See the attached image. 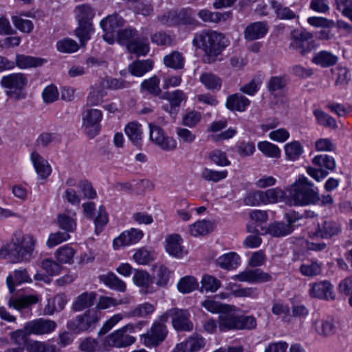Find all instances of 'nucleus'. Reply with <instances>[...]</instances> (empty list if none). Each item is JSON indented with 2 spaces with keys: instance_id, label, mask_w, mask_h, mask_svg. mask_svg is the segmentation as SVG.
<instances>
[{
  "instance_id": "19",
  "label": "nucleus",
  "mask_w": 352,
  "mask_h": 352,
  "mask_svg": "<svg viewBox=\"0 0 352 352\" xmlns=\"http://www.w3.org/2000/svg\"><path fill=\"white\" fill-rule=\"evenodd\" d=\"M268 32V25L265 21H256L250 23L244 30V38L252 41L263 38Z\"/></svg>"
},
{
  "instance_id": "46",
  "label": "nucleus",
  "mask_w": 352,
  "mask_h": 352,
  "mask_svg": "<svg viewBox=\"0 0 352 352\" xmlns=\"http://www.w3.org/2000/svg\"><path fill=\"white\" fill-rule=\"evenodd\" d=\"M338 61V57L327 51H322L314 57L313 62L316 65L327 67L335 65Z\"/></svg>"
},
{
  "instance_id": "2",
  "label": "nucleus",
  "mask_w": 352,
  "mask_h": 352,
  "mask_svg": "<svg viewBox=\"0 0 352 352\" xmlns=\"http://www.w3.org/2000/svg\"><path fill=\"white\" fill-rule=\"evenodd\" d=\"M228 43L222 33L210 30L196 33L192 39L193 45L204 52L203 60L208 64L216 60L217 57L228 45Z\"/></svg>"
},
{
  "instance_id": "52",
  "label": "nucleus",
  "mask_w": 352,
  "mask_h": 352,
  "mask_svg": "<svg viewBox=\"0 0 352 352\" xmlns=\"http://www.w3.org/2000/svg\"><path fill=\"white\" fill-rule=\"evenodd\" d=\"M227 170H213L208 168H204L201 170V177L207 182H218L227 177Z\"/></svg>"
},
{
  "instance_id": "16",
  "label": "nucleus",
  "mask_w": 352,
  "mask_h": 352,
  "mask_svg": "<svg viewBox=\"0 0 352 352\" xmlns=\"http://www.w3.org/2000/svg\"><path fill=\"white\" fill-rule=\"evenodd\" d=\"M173 327L179 331H190L193 324L189 320L190 314L186 309L177 308L169 310Z\"/></svg>"
},
{
  "instance_id": "15",
  "label": "nucleus",
  "mask_w": 352,
  "mask_h": 352,
  "mask_svg": "<svg viewBox=\"0 0 352 352\" xmlns=\"http://www.w3.org/2000/svg\"><path fill=\"white\" fill-rule=\"evenodd\" d=\"M56 326L54 320L38 318L27 322L24 329L29 334L43 335L54 331Z\"/></svg>"
},
{
  "instance_id": "43",
  "label": "nucleus",
  "mask_w": 352,
  "mask_h": 352,
  "mask_svg": "<svg viewBox=\"0 0 352 352\" xmlns=\"http://www.w3.org/2000/svg\"><path fill=\"white\" fill-rule=\"evenodd\" d=\"M161 98L168 100L178 111L182 102L186 100V94L183 91L179 89L173 91H166L162 94Z\"/></svg>"
},
{
  "instance_id": "6",
  "label": "nucleus",
  "mask_w": 352,
  "mask_h": 352,
  "mask_svg": "<svg viewBox=\"0 0 352 352\" xmlns=\"http://www.w3.org/2000/svg\"><path fill=\"white\" fill-rule=\"evenodd\" d=\"M100 316L101 313L99 310L89 309L83 314L69 320L67 323V328L75 333L91 331L98 323Z\"/></svg>"
},
{
  "instance_id": "38",
  "label": "nucleus",
  "mask_w": 352,
  "mask_h": 352,
  "mask_svg": "<svg viewBox=\"0 0 352 352\" xmlns=\"http://www.w3.org/2000/svg\"><path fill=\"white\" fill-rule=\"evenodd\" d=\"M30 281H31V279L25 269L16 270L14 272V276H8L6 279L7 285L10 293H13L14 291V284H21L22 283Z\"/></svg>"
},
{
  "instance_id": "41",
  "label": "nucleus",
  "mask_w": 352,
  "mask_h": 352,
  "mask_svg": "<svg viewBox=\"0 0 352 352\" xmlns=\"http://www.w3.org/2000/svg\"><path fill=\"white\" fill-rule=\"evenodd\" d=\"M212 230V224L207 220L198 221L189 226V232L192 236L206 235Z\"/></svg>"
},
{
  "instance_id": "64",
  "label": "nucleus",
  "mask_w": 352,
  "mask_h": 352,
  "mask_svg": "<svg viewBox=\"0 0 352 352\" xmlns=\"http://www.w3.org/2000/svg\"><path fill=\"white\" fill-rule=\"evenodd\" d=\"M336 9L352 22V0H335Z\"/></svg>"
},
{
  "instance_id": "25",
  "label": "nucleus",
  "mask_w": 352,
  "mask_h": 352,
  "mask_svg": "<svg viewBox=\"0 0 352 352\" xmlns=\"http://www.w3.org/2000/svg\"><path fill=\"white\" fill-rule=\"evenodd\" d=\"M250 101L241 94H234L227 98L226 107L231 111H244L250 105Z\"/></svg>"
},
{
  "instance_id": "31",
  "label": "nucleus",
  "mask_w": 352,
  "mask_h": 352,
  "mask_svg": "<svg viewBox=\"0 0 352 352\" xmlns=\"http://www.w3.org/2000/svg\"><path fill=\"white\" fill-rule=\"evenodd\" d=\"M216 264L222 269L235 270L240 264V256L235 252L226 253L216 260Z\"/></svg>"
},
{
  "instance_id": "53",
  "label": "nucleus",
  "mask_w": 352,
  "mask_h": 352,
  "mask_svg": "<svg viewBox=\"0 0 352 352\" xmlns=\"http://www.w3.org/2000/svg\"><path fill=\"white\" fill-rule=\"evenodd\" d=\"M201 291L215 292L221 287V281L213 276L206 274L201 280Z\"/></svg>"
},
{
  "instance_id": "12",
  "label": "nucleus",
  "mask_w": 352,
  "mask_h": 352,
  "mask_svg": "<svg viewBox=\"0 0 352 352\" xmlns=\"http://www.w3.org/2000/svg\"><path fill=\"white\" fill-rule=\"evenodd\" d=\"M289 47L298 50L302 55H306L314 48L312 34L305 30H294Z\"/></svg>"
},
{
  "instance_id": "5",
  "label": "nucleus",
  "mask_w": 352,
  "mask_h": 352,
  "mask_svg": "<svg viewBox=\"0 0 352 352\" xmlns=\"http://www.w3.org/2000/svg\"><path fill=\"white\" fill-rule=\"evenodd\" d=\"M76 19L78 23V28L75 30L76 36L80 43H85L90 39V34L93 32L92 19L95 14L94 10L88 5H80L76 7Z\"/></svg>"
},
{
  "instance_id": "36",
  "label": "nucleus",
  "mask_w": 352,
  "mask_h": 352,
  "mask_svg": "<svg viewBox=\"0 0 352 352\" xmlns=\"http://www.w3.org/2000/svg\"><path fill=\"white\" fill-rule=\"evenodd\" d=\"M126 49L137 56H145L149 51L148 40L145 37L138 36L133 43L129 44Z\"/></svg>"
},
{
  "instance_id": "44",
  "label": "nucleus",
  "mask_w": 352,
  "mask_h": 352,
  "mask_svg": "<svg viewBox=\"0 0 352 352\" xmlns=\"http://www.w3.org/2000/svg\"><path fill=\"white\" fill-rule=\"evenodd\" d=\"M199 80L208 89L219 90L221 89V79L211 72L201 74Z\"/></svg>"
},
{
  "instance_id": "58",
  "label": "nucleus",
  "mask_w": 352,
  "mask_h": 352,
  "mask_svg": "<svg viewBox=\"0 0 352 352\" xmlns=\"http://www.w3.org/2000/svg\"><path fill=\"white\" fill-rule=\"evenodd\" d=\"M198 287V283L193 276H186L179 281L178 289L183 294H188L194 291Z\"/></svg>"
},
{
  "instance_id": "35",
  "label": "nucleus",
  "mask_w": 352,
  "mask_h": 352,
  "mask_svg": "<svg viewBox=\"0 0 352 352\" xmlns=\"http://www.w3.org/2000/svg\"><path fill=\"white\" fill-rule=\"evenodd\" d=\"M133 279L136 285L142 287V292L144 294L153 292V289L150 287L151 283H152V278L146 271L136 270Z\"/></svg>"
},
{
  "instance_id": "30",
  "label": "nucleus",
  "mask_w": 352,
  "mask_h": 352,
  "mask_svg": "<svg viewBox=\"0 0 352 352\" xmlns=\"http://www.w3.org/2000/svg\"><path fill=\"white\" fill-rule=\"evenodd\" d=\"M322 263L317 260H307L302 263L299 267L300 274L308 278H313L321 274Z\"/></svg>"
},
{
  "instance_id": "13",
  "label": "nucleus",
  "mask_w": 352,
  "mask_h": 352,
  "mask_svg": "<svg viewBox=\"0 0 352 352\" xmlns=\"http://www.w3.org/2000/svg\"><path fill=\"white\" fill-rule=\"evenodd\" d=\"M333 290V286L328 280H321L309 284V295L312 298L333 300L336 298V294Z\"/></svg>"
},
{
  "instance_id": "45",
  "label": "nucleus",
  "mask_w": 352,
  "mask_h": 352,
  "mask_svg": "<svg viewBox=\"0 0 352 352\" xmlns=\"http://www.w3.org/2000/svg\"><path fill=\"white\" fill-rule=\"evenodd\" d=\"M56 223L60 229L68 234L74 232L76 228V219L65 213L58 214Z\"/></svg>"
},
{
  "instance_id": "39",
  "label": "nucleus",
  "mask_w": 352,
  "mask_h": 352,
  "mask_svg": "<svg viewBox=\"0 0 352 352\" xmlns=\"http://www.w3.org/2000/svg\"><path fill=\"white\" fill-rule=\"evenodd\" d=\"M38 300V297L34 295L24 296L20 298H10L8 306L16 310H21L31 305L36 304Z\"/></svg>"
},
{
  "instance_id": "22",
  "label": "nucleus",
  "mask_w": 352,
  "mask_h": 352,
  "mask_svg": "<svg viewBox=\"0 0 352 352\" xmlns=\"http://www.w3.org/2000/svg\"><path fill=\"white\" fill-rule=\"evenodd\" d=\"M239 316L225 309L219 315V329L221 331L238 330Z\"/></svg>"
},
{
  "instance_id": "42",
  "label": "nucleus",
  "mask_w": 352,
  "mask_h": 352,
  "mask_svg": "<svg viewBox=\"0 0 352 352\" xmlns=\"http://www.w3.org/2000/svg\"><path fill=\"white\" fill-rule=\"evenodd\" d=\"M100 280L113 289L122 292L126 290L125 283L113 273L100 276Z\"/></svg>"
},
{
  "instance_id": "48",
  "label": "nucleus",
  "mask_w": 352,
  "mask_h": 352,
  "mask_svg": "<svg viewBox=\"0 0 352 352\" xmlns=\"http://www.w3.org/2000/svg\"><path fill=\"white\" fill-rule=\"evenodd\" d=\"M125 133L129 139L135 145L140 144L142 131L141 125L136 122H131L125 126Z\"/></svg>"
},
{
  "instance_id": "55",
  "label": "nucleus",
  "mask_w": 352,
  "mask_h": 352,
  "mask_svg": "<svg viewBox=\"0 0 352 352\" xmlns=\"http://www.w3.org/2000/svg\"><path fill=\"white\" fill-rule=\"evenodd\" d=\"M74 250L69 245H63L56 252V256L58 262L62 263H71L74 256Z\"/></svg>"
},
{
  "instance_id": "61",
  "label": "nucleus",
  "mask_w": 352,
  "mask_h": 352,
  "mask_svg": "<svg viewBox=\"0 0 352 352\" xmlns=\"http://www.w3.org/2000/svg\"><path fill=\"white\" fill-rule=\"evenodd\" d=\"M201 119V113L192 110L185 113L182 117V124L192 128L195 126Z\"/></svg>"
},
{
  "instance_id": "40",
  "label": "nucleus",
  "mask_w": 352,
  "mask_h": 352,
  "mask_svg": "<svg viewBox=\"0 0 352 352\" xmlns=\"http://www.w3.org/2000/svg\"><path fill=\"white\" fill-rule=\"evenodd\" d=\"M160 78L157 76H153L148 79L144 80L140 85L142 91H146L153 96H158L162 93L160 87Z\"/></svg>"
},
{
  "instance_id": "9",
  "label": "nucleus",
  "mask_w": 352,
  "mask_h": 352,
  "mask_svg": "<svg viewBox=\"0 0 352 352\" xmlns=\"http://www.w3.org/2000/svg\"><path fill=\"white\" fill-rule=\"evenodd\" d=\"M134 331L133 324H128L115 331L106 337L105 342L109 346L122 348L126 347L135 342V338L127 333Z\"/></svg>"
},
{
  "instance_id": "49",
  "label": "nucleus",
  "mask_w": 352,
  "mask_h": 352,
  "mask_svg": "<svg viewBox=\"0 0 352 352\" xmlns=\"http://www.w3.org/2000/svg\"><path fill=\"white\" fill-rule=\"evenodd\" d=\"M138 36V31L133 28H125L118 32L116 39L121 45L128 47L129 44L133 43Z\"/></svg>"
},
{
  "instance_id": "17",
  "label": "nucleus",
  "mask_w": 352,
  "mask_h": 352,
  "mask_svg": "<svg viewBox=\"0 0 352 352\" xmlns=\"http://www.w3.org/2000/svg\"><path fill=\"white\" fill-rule=\"evenodd\" d=\"M340 232L341 227L338 223L330 219H322L318 223L313 235L322 239H330Z\"/></svg>"
},
{
  "instance_id": "29",
  "label": "nucleus",
  "mask_w": 352,
  "mask_h": 352,
  "mask_svg": "<svg viewBox=\"0 0 352 352\" xmlns=\"http://www.w3.org/2000/svg\"><path fill=\"white\" fill-rule=\"evenodd\" d=\"M293 231L294 226L287 223L274 221L268 226L265 232L273 237H283L290 234Z\"/></svg>"
},
{
  "instance_id": "21",
  "label": "nucleus",
  "mask_w": 352,
  "mask_h": 352,
  "mask_svg": "<svg viewBox=\"0 0 352 352\" xmlns=\"http://www.w3.org/2000/svg\"><path fill=\"white\" fill-rule=\"evenodd\" d=\"M288 84V78L286 75L274 76L270 78L266 87L269 93L274 97L283 96Z\"/></svg>"
},
{
  "instance_id": "37",
  "label": "nucleus",
  "mask_w": 352,
  "mask_h": 352,
  "mask_svg": "<svg viewBox=\"0 0 352 352\" xmlns=\"http://www.w3.org/2000/svg\"><path fill=\"white\" fill-rule=\"evenodd\" d=\"M174 23L177 25H192L196 20L193 11L190 8H184L172 14Z\"/></svg>"
},
{
  "instance_id": "50",
  "label": "nucleus",
  "mask_w": 352,
  "mask_h": 352,
  "mask_svg": "<svg viewBox=\"0 0 352 352\" xmlns=\"http://www.w3.org/2000/svg\"><path fill=\"white\" fill-rule=\"evenodd\" d=\"M313 113L315 116L318 124L331 129L337 128L336 120L323 111L315 109L314 110Z\"/></svg>"
},
{
  "instance_id": "27",
  "label": "nucleus",
  "mask_w": 352,
  "mask_h": 352,
  "mask_svg": "<svg viewBox=\"0 0 352 352\" xmlns=\"http://www.w3.org/2000/svg\"><path fill=\"white\" fill-rule=\"evenodd\" d=\"M14 63L15 66H17L20 69H25L40 67L46 63V60L38 57L17 54L16 55L15 62Z\"/></svg>"
},
{
  "instance_id": "32",
  "label": "nucleus",
  "mask_w": 352,
  "mask_h": 352,
  "mask_svg": "<svg viewBox=\"0 0 352 352\" xmlns=\"http://www.w3.org/2000/svg\"><path fill=\"white\" fill-rule=\"evenodd\" d=\"M270 4L276 16L280 20H292L297 17L296 13L289 7L284 6L282 3L276 0H271Z\"/></svg>"
},
{
  "instance_id": "47",
  "label": "nucleus",
  "mask_w": 352,
  "mask_h": 352,
  "mask_svg": "<svg viewBox=\"0 0 352 352\" xmlns=\"http://www.w3.org/2000/svg\"><path fill=\"white\" fill-rule=\"evenodd\" d=\"M164 63L168 67L180 69L184 67V60L181 53L173 52L164 57Z\"/></svg>"
},
{
  "instance_id": "1",
  "label": "nucleus",
  "mask_w": 352,
  "mask_h": 352,
  "mask_svg": "<svg viewBox=\"0 0 352 352\" xmlns=\"http://www.w3.org/2000/svg\"><path fill=\"white\" fill-rule=\"evenodd\" d=\"M36 241L32 235L16 231L10 242L1 248L0 255L12 263L28 261L32 258Z\"/></svg>"
},
{
  "instance_id": "28",
  "label": "nucleus",
  "mask_w": 352,
  "mask_h": 352,
  "mask_svg": "<svg viewBox=\"0 0 352 352\" xmlns=\"http://www.w3.org/2000/svg\"><path fill=\"white\" fill-rule=\"evenodd\" d=\"M166 250L168 253L175 257H182L185 254L182 246V238L177 234H171L166 238Z\"/></svg>"
},
{
  "instance_id": "14",
  "label": "nucleus",
  "mask_w": 352,
  "mask_h": 352,
  "mask_svg": "<svg viewBox=\"0 0 352 352\" xmlns=\"http://www.w3.org/2000/svg\"><path fill=\"white\" fill-rule=\"evenodd\" d=\"M234 280L249 283H263L272 280V276L260 268L247 269L231 277Z\"/></svg>"
},
{
  "instance_id": "20",
  "label": "nucleus",
  "mask_w": 352,
  "mask_h": 352,
  "mask_svg": "<svg viewBox=\"0 0 352 352\" xmlns=\"http://www.w3.org/2000/svg\"><path fill=\"white\" fill-rule=\"evenodd\" d=\"M167 334L166 327L162 323H153L150 332L144 335L146 344L157 346L164 341Z\"/></svg>"
},
{
  "instance_id": "60",
  "label": "nucleus",
  "mask_w": 352,
  "mask_h": 352,
  "mask_svg": "<svg viewBox=\"0 0 352 352\" xmlns=\"http://www.w3.org/2000/svg\"><path fill=\"white\" fill-rule=\"evenodd\" d=\"M28 352H56V347L47 343L35 341L26 346Z\"/></svg>"
},
{
  "instance_id": "56",
  "label": "nucleus",
  "mask_w": 352,
  "mask_h": 352,
  "mask_svg": "<svg viewBox=\"0 0 352 352\" xmlns=\"http://www.w3.org/2000/svg\"><path fill=\"white\" fill-rule=\"evenodd\" d=\"M155 310L154 306L148 302L138 305L133 310L126 314L128 317H144L152 314Z\"/></svg>"
},
{
  "instance_id": "11",
  "label": "nucleus",
  "mask_w": 352,
  "mask_h": 352,
  "mask_svg": "<svg viewBox=\"0 0 352 352\" xmlns=\"http://www.w3.org/2000/svg\"><path fill=\"white\" fill-rule=\"evenodd\" d=\"M102 118V111L98 109H88L83 112L82 126L89 138H93L98 134Z\"/></svg>"
},
{
  "instance_id": "63",
  "label": "nucleus",
  "mask_w": 352,
  "mask_h": 352,
  "mask_svg": "<svg viewBox=\"0 0 352 352\" xmlns=\"http://www.w3.org/2000/svg\"><path fill=\"white\" fill-rule=\"evenodd\" d=\"M186 342L190 352H197L204 348L206 344L204 338L199 335L190 336Z\"/></svg>"
},
{
  "instance_id": "26",
  "label": "nucleus",
  "mask_w": 352,
  "mask_h": 352,
  "mask_svg": "<svg viewBox=\"0 0 352 352\" xmlns=\"http://www.w3.org/2000/svg\"><path fill=\"white\" fill-rule=\"evenodd\" d=\"M197 16L205 23H218L221 21H226L230 19L232 13L230 12L221 13L219 12H212L207 9H202L198 12Z\"/></svg>"
},
{
  "instance_id": "59",
  "label": "nucleus",
  "mask_w": 352,
  "mask_h": 352,
  "mask_svg": "<svg viewBox=\"0 0 352 352\" xmlns=\"http://www.w3.org/2000/svg\"><path fill=\"white\" fill-rule=\"evenodd\" d=\"M108 214L106 212L105 208L100 206L98 209L97 217L94 220L95 233L98 235L102 230L104 227L108 223Z\"/></svg>"
},
{
  "instance_id": "18",
  "label": "nucleus",
  "mask_w": 352,
  "mask_h": 352,
  "mask_svg": "<svg viewBox=\"0 0 352 352\" xmlns=\"http://www.w3.org/2000/svg\"><path fill=\"white\" fill-rule=\"evenodd\" d=\"M142 236L143 232L140 230L131 228L129 230H126L113 240V248L117 250L122 246L136 243L142 238Z\"/></svg>"
},
{
  "instance_id": "51",
  "label": "nucleus",
  "mask_w": 352,
  "mask_h": 352,
  "mask_svg": "<svg viewBox=\"0 0 352 352\" xmlns=\"http://www.w3.org/2000/svg\"><path fill=\"white\" fill-rule=\"evenodd\" d=\"M153 278L156 284L160 287L166 286L169 280L170 272L164 265H155L153 268Z\"/></svg>"
},
{
  "instance_id": "4",
  "label": "nucleus",
  "mask_w": 352,
  "mask_h": 352,
  "mask_svg": "<svg viewBox=\"0 0 352 352\" xmlns=\"http://www.w3.org/2000/svg\"><path fill=\"white\" fill-rule=\"evenodd\" d=\"M28 77L26 74L18 72L3 76L0 81V85L5 89L6 94L8 97L19 100L26 98L24 90L28 86Z\"/></svg>"
},
{
  "instance_id": "33",
  "label": "nucleus",
  "mask_w": 352,
  "mask_h": 352,
  "mask_svg": "<svg viewBox=\"0 0 352 352\" xmlns=\"http://www.w3.org/2000/svg\"><path fill=\"white\" fill-rule=\"evenodd\" d=\"M96 294L95 292H84L79 295L73 303L72 309L75 311H80L94 305Z\"/></svg>"
},
{
  "instance_id": "54",
  "label": "nucleus",
  "mask_w": 352,
  "mask_h": 352,
  "mask_svg": "<svg viewBox=\"0 0 352 352\" xmlns=\"http://www.w3.org/2000/svg\"><path fill=\"white\" fill-rule=\"evenodd\" d=\"M285 155L288 159L297 160L303 152V147L298 141H293L285 145Z\"/></svg>"
},
{
  "instance_id": "10",
  "label": "nucleus",
  "mask_w": 352,
  "mask_h": 352,
  "mask_svg": "<svg viewBox=\"0 0 352 352\" xmlns=\"http://www.w3.org/2000/svg\"><path fill=\"white\" fill-rule=\"evenodd\" d=\"M150 140L161 149L166 151H174L177 148L176 140L168 136L164 130L155 123H149Z\"/></svg>"
},
{
  "instance_id": "3",
  "label": "nucleus",
  "mask_w": 352,
  "mask_h": 352,
  "mask_svg": "<svg viewBox=\"0 0 352 352\" xmlns=\"http://www.w3.org/2000/svg\"><path fill=\"white\" fill-rule=\"evenodd\" d=\"M287 199L290 205L305 206L315 204L320 201L317 188L305 177L298 180L288 190Z\"/></svg>"
},
{
  "instance_id": "7",
  "label": "nucleus",
  "mask_w": 352,
  "mask_h": 352,
  "mask_svg": "<svg viewBox=\"0 0 352 352\" xmlns=\"http://www.w3.org/2000/svg\"><path fill=\"white\" fill-rule=\"evenodd\" d=\"M312 163L316 167H307V172L317 182L325 178L329 175L328 170H333L336 166L334 158L326 154L315 156Z\"/></svg>"
},
{
  "instance_id": "57",
  "label": "nucleus",
  "mask_w": 352,
  "mask_h": 352,
  "mask_svg": "<svg viewBox=\"0 0 352 352\" xmlns=\"http://www.w3.org/2000/svg\"><path fill=\"white\" fill-rule=\"evenodd\" d=\"M258 148L267 157L278 158L280 155V148L269 142H260Z\"/></svg>"
},
{
  "instance_id": "62",
  "label": "nucleus",
  "mask_w": 352,
  "mask_h": 352,
  "mask_svg": "<svg viewBox=\"0 0 352 352\" xmlns=\"http://www.w3.org/2000/svg\"><path fill=\"white\" fill-rule=\"evenodd\" d=\"M133 259L140 265H146L154 259V256L151 252L142 248L135 252Z\"/></svg>"
},
{
  "instance_id": "8",
  "label": "nucleus",
  "mask_w": 352,
  "mask_h": 352,
  "mask_svg": "<svg viewBox=\"0 0 352 352\" xmlns=\"http://www.w3.org/2000/svg\"><path fill=\"white\" fill-rule=\"evenodd\" d=\"M124 20L119 14L115 13L108 15L103 19L100 25L104 32L103 38L109 44L114 43L116 41V35H118L119 28L124 25Z\"/></svg>"
},
{
  "instance_id": "23",
  "label": "nucleus",
  "mask_w": 352,
  "mask_h": 352,
  "mask_svg": "<svg viewBox=\"0 0 352 352\" xmlns=\"http://www.w3.org/2000/svg\"><path fill=\"white\" fill-rule=\"evenodd\" d=\"M30 157L38 177L42 179L47 178L52 172L51 166L47 161L36 151L31 153Z\"/></svg>"
},
{
  "instance_id": "34",
  "label": "nucleus",
  "mask_w": 352,
  "mask_h": 352,
  "mask_svg": "<svg viewBox=\"0 0 352 352\" xmlns=\"http://www.w3.org/2000/svg\"><path fill=\"white\" fill-rule=\"evenodd\" d=\"M153 62L147 59L135 60L129 65V72L135 76L141 77L153 69Z\"/></svg>"
},
{
  "instance_id": "24",
  "label": "nucleus",
  "mask_w": 352,
  "mask_h": 352,
  "mask_svg": "<svg viewBox=\"0 0 352 352\" xmlns=\"http://www.w3.org/2000/svg\"><path fill=\"white\" fill-rule=\"evenodd\" d=\"M314 325L316 332L324 337L330 336L336 331L335 320L329 316L315 320Z\"/></svg>"
}]
</instances>
